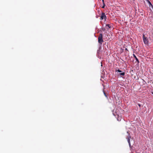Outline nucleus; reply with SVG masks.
<instances>
[{"label":"nucleus","mask_w":153,"mask_h":153,"mask_svg":"<svg viewBox=\"0 0 153 153\" xmlns=\"http://www.w3.org/2000/svg\"><path fill=\"white\" fill-rule=\"evenodd\" d=\"M127 133L128 134V135L126 137V139H127L128 142L129 144L130 147H131V143H130V139H131V140H132V139L131 137V136L130 135V134L128 133V131H127Z\"/></svg>","instance_id":"1"},{"label":"nucleus","mask_w":153,"mask_h":153,"mask_svg":"<svg viewBox=\"0 0 153 153\" xmlns=\"http://www.w3.org/2000/svg\"><path fill=\"white\" fill-rule=\"evenodd\" d=\"M103 42L102 35V33H100L98 37V42L99 43L102 45Z\"/></svg>","instance_id":"2"},{"label":"nucleus","mask_w":153,"mask_h":153,"mask_svg":"<svg viewBox=\"0 0 153 153\" xmlns=\"http://www.w3.org/2000/svg\"><path fill=\"white\" fill-rule=\"evenodd\" d=\"M143 40L144 43L145 44L147 45L148 44V41L147 37L145 36L144 34L143 35Z\"/></svg>","instance_id":"3"},{"label":"nucleus","mask_w":153,"mask_h":153,"mask_svg":"<svg viewBox=\"0 0 153 153\" xmlns=\"http://www.w3.org/2000/svg\"><path fill=\"white\" fill-rule=\"evenodd\" d=\"M106 16L105 15V13H104L102 12L101 15L100 17V20H102L103 19H106Z\"/></svg>","instance_id":"4"},{"label":"nucleus","mask_w":153,"mask_h":153,"mask_svg":"<svg viewBox=\"0 0 153 153\" xmlns=\"http://www.w3.org/2000/svg\"><path fill=\"white\" fill-rule=\"evenodd\" d=\"M117 119L118 121H120L122 119H123V117L121 115H118L117 117Z\"/></svg>","instance_id":"5"},{"label":"nucleus","mask_w":153,"mask_h":153,"mask_svg":"<svg viewBox=\"0 0 153 153\" xmlns=\"http://www.w3.org/2000/svg\"><path fill=\"white\" fill-rule=\"evenodd\" d=\"M133 56L134 57L136 61L138 63H139V61L138 59L137 58L136 56L134 54H133Z\"/></svg>","instance_id":"6"},{"label":"nucleus","mask_w":153,"mask_h":153,"mask_svg":"<svg viewBox=\"0 0 153 153\" xmlns=\"http://www.w3.org/2000/svg\"><path fill=\"white\" fill-rule=\"evenodd\" d=\"M148 2L149 4V6L150 7H151L152 9H153V6L152 5V3H151V2H150V1H148Z\"/></svg>","instance_id":"7"},{"label":"nucleus","mask_w":153,"mask_h":153,"mask_svg":"<svg viewBox=\"0 0 153 153\" xmlns=\"http://www.w3.org/2000/svg\"><path fill=\"white\" fill-rule=\"evenodd\" d=\"M119 74L120 75H122V76H124L125 74V73L124 72H123V73H120Z\"/></svg>","instance_id":"8"},{"label":"nucleus","mask_w":153,"mask_h":153,"mask_svg":"<svg viewBox=\"0 0 153 153\" xmlns=\"http://www.w3.org/2000/svg\"><path fill=\"white\" fill-rule=\"evenodd\" d=\"M106 26H107V27H108L109 28H111L110 25L109 24H108V25H106Z\"/></svg>","instance_id":"9"},{"label":"nucleus","mask_w":153,"mask_h":153,"mask_svg":"<svg viewBox=\"0 0 153 153\" xmlns=\"http://www.w3.org/2000/svg\"><path fill=\"white\" fill-rule=\"evenodd\" d=\"M103 4V6L102 7V8H104V7H105V3H104V4Z\"/></svg>","instance_id":"10"},{"label":"nucleus","mask_w":153,"mask_h":153,"mask_svg":"<svg viewBox=\"0 0 153 153\" xmlns=\"http://www.w3.org/2000/svg\"><path fill=\"white\" fill-rule=\"evenodd\" d=\"M117 71L118 72H121V71H121V70H119V69H118V70H116V71Z\"/></svg>","instance_id":"11"},{"label":"nucleus","mask_w":153,"mask_h":153,"mask_svg":"<svg viewBox=\"0 0 153 153\" xmlns=\"http://www.w3.org/2000/svg\"><path fill=\"white\" fill-rule=\"evenodd\" d=\"M104 92V95H105V96L106 97H107V95H106V94H105V92L104 91V92Z\"/></svg>","instance_id":"12"},{"label":"nucleus","mask_w":153,"mask_h":153,"mask_svg":"<svg viewBox=\"0 0 153 153\" xmlns=\"http://www.w3.org/2000/svg\"><path fill=\"white\" fill-rule=\"evenodd\" d=\"M102 2L103 4L104 3V0H102Z\"/></svg>","instance_id":"13"},{"label":"nucleus","mask_w":153,"mask_h":153,"mask_svg":"<svg viewBox=\"0 0 153 153\" xmlns=\"http://www.w3.org/2000/svg\"><path fill=\"white\" fill-rule=\"evenodd\" d=\"M138 105H139V106H140V104H138Z\"/></svg>","instance_id":"14"},{"label":"nucleus","mask_w":153,"mask_h":153,"mask_svg":"<svg viewBox=\"0 0 153 153\" xmlns=\"http://www.w3.org/2000/svg\"><path fill=\"white\" fill-rule=\"evenodd\" d=\"M152 94L153 95V92H152Z\"/></svg>","instance_id":"15"}]
</instances>
